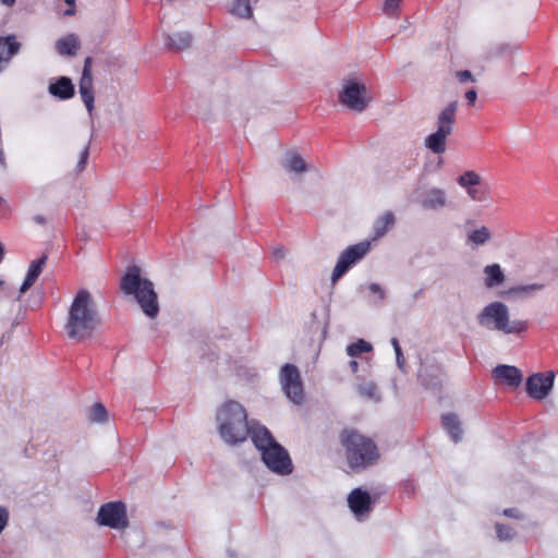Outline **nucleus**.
Masks as SVG:
<instances>
[{
  "instance_id": "f257e3e1",
  "label": "nucleus",
  "mask_w": 558,
  "mask_h": 558,
  "mask_svg": "<svg viewBox=\"0 0 558 558\" xmlns=\"http://www.w3.org/2000/svg\"><path fill=\"white\" fill-rule=\"evenodd\" d=\"M100 324L101 319L92 293L86 289L78 290L72 300L64 323L66 336L75 341L90 339Z\"/></svg>"
},
{
  "instance_id": "f03ea898",
  "label": "nucleus",
  "mask_w": 558,
  "mask_h": 558,
  "mask_svg": "<svg viewBox=\"0 0 558 558\" xmlns=\"http://www.w3.org/2000/svg\"><path fill=\"white\" fill-rule=\"evenodd\" d=\"M218 430L221 438L229 445L243 442L250 436L253 440V430L263 427L247 421L244 408L236 401L225 402L217 412Z\"/></svg>"
},
{
  "instance_id": "7ed1b4c3",
  "label": "nucleus",
  "mask_w": 558,
  "mask_h": 558,
  "mask_svg": "<svg viewBox=\"0 0 558 558\" xmlns=\"http://www.w3.org/2000/svg\"><path fill=\"white\" fill-rule=\"evenodd\" d=\"M349 468L360 472L375 464L379 450L375 441L353 428H344L339 435Z\"/></svg>"
},
{
  "instance_id": "20e7f679",
  "label": "nucleus",
  "mask_w": 558,
  "mask_h": 558,
  "mask_svg": "<svg viewBox=\"0 0 558 558\" xmlns=\"http://www.w3.org/2000/svg\"><path fill=\"white\" fill-rule=\"evenodd\" d=\"M121 291L126 295H133L142 311L149 317L157 316L159 305L153 282L142 278L137 266L128 267L120 282Z\"/></svg>"
},
{
  "instance_id": "39448f33",
  "label": "nucleus",
  "mask_w": 558,
  "mask_h": 558,
  "mask_svg": "<svg viewBox=\"0 0 558 558\" xmlns=\"http://www.w3.org/2000/svg\"><path fill=\"white\" fill-rule=\"evenodd\" d=\"M253 444L260 451L262 459L269 470L280 475L292 472L293 465L288 451L274 439L266 427L253 430Z\"/></svg>"
},
{
  "instance_id": "423d86ee",
  "label": "nucleus",
  "mask_w": 558,
  "mask_h": 558,
  "mask_svg": "<svg viewBox=\"0 0 558 558\" xmlns=\"http://www.w3.org/2000/svg\"><path fill=\"white\" fill-rule=\"evenodd\" d=\"M482 326L505 333H521L527 329L524 320H509L508 307L501 302H493L484 307L478 316Z\"/></svg>"
},
{
  "instance_id": "0eeeda50",
  "label": "nucleus",
  "mask_w": 558,
  "mask_h": 558,
  "mask_svg": "<svg viewBox=\"0 0 558 558\" xmlns=\"http://www.w3.org/2000/svg\"><path fill=\"white\" fill-rule=\"evenodd\" d=\"M458 102L451 101L437 116V130L426 136L424 144L432 153L441 155L447 149V138L452 134Z\"/></svg>"
},
{
  "instance_id": "6e6552de",
  "label": "nucleus",
  "mask_w": 558,
  "mask_h": 558,
  "mask_svg": "<svg viewBox=\"0 0 558 558\" xmlns=\"http://www.w3.org/2000/svg\"><path fill=\"white\" fill-rule=\"evenodd\" d=\"M369 100L366 86L353 80L345 81L339 94V101L347 108L357 112L363 111Z\"/></svg>"
},
{
  "instance_id": "1a4fd4ad",
  "label": "nucleus",
  "mask_w": 558,
  "mask_h": 558,
  "mask_svg": "<svg viewBox=\"0 0 558 558\" xmlns=\"http://www.w3.org/2000/svg\"><path fill=\"white\" fill-rule=\"evenodd\" d=\"M371 243L368 241L359 242L347 247L338 258L333 268L331 280L338 281L353 265L361 260L369 251Z\"/></svg>"
},
{
  "instance_id": "9d476101",
  "label": "nucleus",
  "mask_w": 558,
  "mask_h": 558,
  "mask_svg": "<svg viewBox=\"0 0 558 558\" xmlns=\"http://www.w3.org/2000/svg\"><path fill=\"white\" fill-rule=\"evenodd\" d=\"M280 383L287 397L294 403H301L304 397L300 372L293 364H284L280 371Z\"/></svg>"
},
{
  "instance_id": "9b49d317",
  "label": "nucleus",
  "mask_w": 558,
  "mask_h": 558,
  "mask_svg": "<svg viewBox=\"0 0 558 558\" xmlns=\"http://www.w3.org/2000/svg\"><path fill=\"white\" fill-rule=\"evenodd\" d=\"M100 525L111 529H123L128 525L125 505L121 501L102 505L97 513Z\"/></svg>"
},
{
  "instance_id": "f8f14e48",
  "label": "nucleus",
  "mask_w": 558,
  "mask_h": 558,
  "mask_svg": "<svg viewBox=\"0 0 558 558\" xmlns=\"http://www.w3.org/2000/svg\"><path fill=\"white\" fill-rule=\"evenodd\" d=\"M554 378L553 372L537 373L530 376L526 380L527 395L536 400L546 398L553 388Z\"/></svg>"
},
{
  "instance_id": "ddd939ff",
  "label": "nucleus",
  "mask_w": 558,
  "mask_h": 558,
  "mask_svg": "<svg viewBox=\"0 0 558 558\" xmlns=\"http://www.w3.org/2000/svg\"><path fill=\"white\" fill-rule=\"evenodd\" d=\"M92 57H87L84 61L83 72L78 84V90L83 102L89 113L94 110V83L92 75Z\"/></svg>"
},
{
  "instance_id": "4468645a",
  "label": "nucleus",
  "mask_w": 558,
  "mask_h": 558,
  "mask_svg": "<svg viewBox=\"0 0 558 558\" xmlns=\"http://www.w3.org/2000/svg\"><path fill=\"white\" fill-rule=\"evenodd\" d=\"M348 505L355 515L368 514L372 511L371 495L361 488H354L348 496Z\"/></svg>"
},
{
  "instance_id": "2eb2a0df",
  "label": "nucleus",
  "mask_w": 558,
  "mask_h": 558,
  "mask_svg": "<svg viewBox=\"0 0 558 558\" xmlns=\"http://www.w3.org/2000/svg\"><path fill=\"white\" fill-rule=\"evenodd\" d=\"M444 371L439 364L424 365L420 373L418 378L422 385L429 389H437L441 386Z\"/></svg>"
},
{
  "instance_id": "dca6fc26",
  "label": "nucleus",
  "mask_w": 558,
  "mask_h": 558,
  "mask_svg": "<svg viewBox=\"0 0 558 558\" xmlns=\"http://www.w3.org/2000/svg\"><path fill=\"white\" fill-rule=\"evenodd\" d=\"M420 204L424 209L438 210L447 206L446 191L433 187L421 195Z\"/></svg>"
},
{
  "instance_id": "f3484780",
  "label": "nucleus",
  "mask_w": 558,
  "mask_h": 558,
  "mask_svg": "<svg viewBox=\"0 0 558 558\" xmlns=\"http://www.w3.org/2000/svg\"><path fill=\"white\" fill-rule=\"evenodd\" d=\"M494 378L499 383H505L510 387H518L522 381L521 371L511 365H498L493 371Z\"/></svg>"
},
{
  "instance_id": "a211bd4d",
  "label": "nucleus",
  "mask_w": 558,
  "mask_h": 558,
  "mask_svg": "<svg viewBox=\"0 0 558 558\" xmlns=\"http://www.w3.org/2000/svg\"><path fill=\"white\" fill-rule=\"evenodd\" d=\"M47 255H43L29 264L26 277L20 288V294L17 299H20L23 293H25L33 287V284L36 282V280L43 272L47 264Z\"/></svg>"
},
{
  "instance_id": "6ab92c4d",
  "label": "nucleus",
  "mask_w": 558,
  "mask_h": 558,
  "mask_svg": "<svg viewBox=\"0 0 558 558\" xmlns=\"http://www.w3.org/2000/svg\"><path fill=\"white\" fill-rule=\"evenodd\" d=\"M20 48L21 45L14 35L0 37V72L2 71L3 63L9 62L19 52Z\"/></svg>"
},
{
  "instance_id": "aec40b11",
  "label": "nucleus",
  "mask_w": 558,
  "mask_h": 558,
  "mask_svg": "<svg viewBox=\"0 0 558 558\" xmlns=\"http://www.w3.org/2000/svg\"><path fill=\"white\" fill-rule=\"evenodd\" d=\"M48 90L59 99H70L74 95V85L69 77L61 76L49 85Z\"/></svg>"
},
{
  "instance_id": "412c9836",
  "label": "nucleus",
  "mask_w": 558,
  "mask_h": 558,
  "mask_svg": "<svg viewBox=\"0 0 558 558\" xmlns=\"http://www.w3.org/2000/svg\"><path fill=\"white\" fill-rule=\"evenodd\" d=\"M80 46L78 37L74 34L62 37L56 43V49L61 56H75Z\"/></svg>"
},
{
  "instance_id": "4be33fe9",
  "label": "nucleus",
  "mask_w": 558,
  "mask_h": 558,
  "mask_svg": "<svg viewBox=\"0 0 558 558\" xmlns=\"http://www.w3.org/2000/svg\"><path fill=\"white\" fill-rule=\"evenodd\" d=\"M396 222V218L392 211H386L384 215L378 217L373 226L374 230V240L380 239L384 236L389 229L392 228V226Z\"/></svg>"
},
{
  "instance_id": "5701e85b",
  "label": "nucleus",
  "mask_w": 558,
  "mask_h": 558,
  "mask_svg": "<svg viewBox=\"0 0 558 558\" xmlns=\"http://www.w3.org/2000/svg\"><path fill=\"white\" fill-rule=\"evenodd\" d=\"M442 425L454 442L461 439L462 428L459 417L454 413L442 415Z\"/></svg>"
},
{
  "instance_id": "b1692460",
  "label": "nucleus",
  "mask_w": 558,
  "mask_h": 558,
  "mask_svg": "<svg viewBox=\"0 0 558 558\" xmlns=\"http://www.w3.org/2000/svg\"><path fill=\"white\" fill-rule=\"evenodd\" d=\"M289 172L303 173L307 170L305 160L296 151H288L282 163Z\"/></svg>"
},
{
  "instance_id": "393cba45",
  "label": "nucleus",
  "mask_w": 558,
  "mask_h": 558,
  "mask_svg": "<svg viewBox=\"0 0 558 558\" xmlns=\"http://www.w3.org/2000/svg\"><path fill=\"white\" fill-rule=\"evenodd\" d=\"M485 284L487 288L500 286L505 281V275L498 264H492L484 268Z\"/></svg>"
},
{
  "instance_id": "a878e982",
  "label": "nucleus",
  "mask_w": 558,
  "mask_h": 558,
  "mask_svg": "<svg viewBox=\"0 0 558 558\" xmlns=\"http://www.w3.org/2000/svg\"><path fill=\"white\" fill-rule=\"evenodd\" d=\"M191 43L192 37L189 33H175L168 37V46L177 51L189 48Z\"/></svg>"
},
{
  "instance_id": "bb28decb",
  "label": "nucleus",
  "mask_w": 558,
  "mask_h": 558,
  "mask_svg": "<svg viewBox=\"0 0 558 558\" xmlns=\"http://www.w3.org/2000/svg\"><path fill=\"white\" fill-rule=\"evenodd\" d=\"M457 183L462 189H464L466 191L468 189H471L472 186L481 185L482 177L477 172H475L473 170H469V171H465L460 177H458Z\"/></svg>"
},
{
  "instance_id": "cd10ccee",
  "label": "nucleus",
  "mask_w": 558,
  "mask_h": 558,
  "mask_svg": "<svg viewBox=\"0 0 558 558\" xmlns=\"http://www.w3.org/2000/svg\"><path fill=\"white\" fill-rule=\"evenodd\" d=\"M490 231L485 226H482L481 228L475 229L468 234V241L475 245H484L490 240Z\"/></svg>"
},
{
  "instance_id": "c85d7f7f",
  "label": "nucleus",
  "mask_w": 558,
  "mask_h": 558,
  "mask_svg": "<svg viewBox=\"0 0 558 558\" xmlns=\"http://www.w3.org/2000/svg\"><path fill=\"white\" fill-rule=\"evenodd\" d=\"M231 13L243 19H250L253 15L250 0H234Z\"/></svg>"
},
{
  "instance_id": "c756f323",
  "label": "nucleus",
  "mask_w": 558,
  "mask_h": 558,
  "mask_svg": "<svg viewBox=\"0 0 558 558\" xmlns=\"http://www.w3.org/2000/svg\"><path fill=\"white\" fill-rule=\"evenodd\" d=\"M372 349L373 348L369 342H367L363 339H360V340L351 343L350 345H348L347 353H348V355H350L352 357H356L362 353L372 351Z\"/></svg>"
},
{
  "instance_id": "7c9ffc66",
  "label": "nucleus",
  "mask_w": 558,
  "mask_h": 558,
  "mask_svg": "<svg viewBox=\"0 0 558 558\" xmlns=\"http://www.w3.org/2000/svg\"><path fill=\"white\" fill-rule=\"evenodd\" d=\"M108 413L102 403H95L89 410L88 418L94 423H104L107 421Z\"/></svg>"
},
{
  "instance_id": "2f4dec72",
  "label": "nucleus",
  "mask_w": 558,
  "mask_h": 558,
  "mask_svg": "<svg viewBox=\"0 0 558 558\" xmlns=\"http://www.w3.org/2000/svg\"><path fill=\"white\" fill-rule=\"evenodd\" d=\"M468 196L474 202H485L488 198L487 190L481 184L466 191Z\"/></svg>"
},
{
  "instance_id": "473e14b6",
  "label": "nucleus",
  "mask_w": 558,
  "mask_h": 558,
  "mask_svg": "<svg viewBox=\"0 0 558 558\" xmlns=\"http://www.w3.org/2000/svg\"><path fill=\"white\" fill-rule=\"evenodd\" d=\"M359 393L369 399L378 400V389L374 383H364L359 385Z\"/></svg>"
},
{
  "instance_id": "72a5a7b5",
  "label": "nucleus",
  "mask_w": 558,
  "mask_h": 558,
  "mask_svg": "<svg viewBox=\"0 0 558 558\" xmlns=\"http://www.w3.org/2000/svg\"><path fill=\"white\" fill-rule=\"evenodd\" d=\"M401 0H386L384 3V12L390 16H397L400 9Z\"/></svg>"
},
{
  "instance_id": "f704fd0d",
  "label": "nucleus",
  "mask_w": 558,
  "mask_h": 558,
  "mask_svg": "<svg viewBox=\"0 0 558 558\" xmlns=\"http://www.w3.org/2000/svg\"><path fill=\"white\" fill-rule=\"evenodd\" d=\"M496 532L498 537L502 541L510 539L513 536V530L508 525L497 524Z\"/></svg>"
},
{
  "instance_id": "c9c22d12",
  "label": "nucleus",
  "mask_w": 558,
  "mask_h": 558,
  "mask_svg": "<svg viewBox=\"0 0 558 558\" xmlns=\"http://www.w3.org/2000/svg\"><path fill=\"white\" fill-rule=\"evenodd\" d=\"M456 77L461 83L474 82L475 81L473 75H472V73L469 70L458 71L456 73Z\"/></svg>"
},
{
  "instance_id": "e433bc0d",
  "label": "nucleus",
  "mask_w": 558,
  "mask_h": 558,
  "mask_svg": "<svg viewBox=\"0 0 558 558\" xmlns=\"http://www.w3.org/2000/svg\"><path fill=\"white\" fill-rule=\"evenodd\" d=\"M468 105L474 106L477 99V92L474 88L469 89L464 95Z\"/></svg>"
},
{
  "instance_id": "4c0bfd02",
  "label": "nucleus",
  "mask_w": 558,
  "mask_h": 558,
  "mask_svg": "<svg viewBox=\"0 0 558 558\" xmlns=\"http://www.w3.org/2000/svg\"><path fill=\"white\" fill-rule=\"evenodd\" d=\"M10 213V206L8 202L0 196V218L5 217Z\"/></svg>"
},
{
  "instance_id": "58836bf2",
  "label": "nucleus",
  "mask_w": 558,
  "mask_h": 558,
  "mask_svg": "<svg viewBox=\"0 0 558 558\" xmlns=\"http://www.w3.org/2000/svg\"><path fill=\"white\" fill-rule=\"evenodd\" d=\"M87 158H88V150L87 148H85L83 151H82V155H81V159L78 161V168L82 170L85 168V165L87 162Z\"/></svg>"
},
{
  "instance_id": "ea45409f",
  "label": "nucleus",
  "mask_w": 558,
  "mask_h": 558,
  "mask_svg": "<svg viewBox=\"0 0 558 558\" xmlns=\"http://www.w3.org/2000/svg\"><path fill=\"white\" fill-rule=\"evenodd\" d=\"M395 353H396L397 363L401 367L404 364V362H405L404 357H403V354H402L401 348H397L395 350Z\"/></svg>"
},
{
  "instance_id": "a19ab883",
  "label": "nucleus",
  "mask_w": 558,
  "mask_h": 558,
  "mask_svg": "<svg viewBox=\"0 0 558 558\" xmlns=\"http://www.w3.org/2000/svg\"><path fill=\"white\" fill-rule=\"evenodd\" d=\"M504 514L506 517H510V518H518V510L514 509V508H509V509H505L504 510Z\"/></svg>"
},
{
  "instance_id": "79ce46f5",
  "label": "nucleus",
  "mask_w": 558,
  "mask_h": 558,
  "mask_svg": "<svg viewBox=\"0 0 558 558\" xmlns=\"http://www.w3.org/2000/svg\"><path fill=\"white\" fill-rule=\"evenodd\" d=\"M64 1H65V3H66V4L71 5V7H74V4H75V0H64ZM65 14H66V15H72V14H74V9H73V8H71V9L66 10V11H65Z\"/></svg>"
},
{
  "instance_id": "37998d69",
  "label": "nucleus",
  "mask_w": 558,
  "mask_h": 558,
  "mask_svg": "<svg viewBox=\"0 0 558 558\" xmlns=\"http://www.w3.org/2000/svg\"><path fill=\"white\" fill-rule=\"evenodd\" d=\"M349 366L353 373H356L359 369V363L355 360L350 361Z\"/></svg>"
},
{
  "instance_id": "c03bdc74",
  "label": "nucleus",
  "mask_w": 558,
  "mask_h": 558,
  "mask_svg": "<svg viewBox=\"0 0 558 558\" xmlns=\"http://www.w3.org/2000/svg\"><path fill=\"white\" fill-rule=\"evenodd\" d=\"M33 219L36 223H39V225H44L46 222V218L40 215L34 216Z\"/></svg>"
},
{
  "instance_id": "a18cd8bd",
  "label": "nucleus",
  "mask_w": 558,
  "mask_h": 558,
  "mask_svg": "<svg viewBox=\"0 0 558 558\" xmlns=\"http://www.w3.org/2000/svg\"><path fill=\"white\" fill-rule=\"evenodd\" d=\"M0 165L5 166V159H4V153L2 149H0Z\"/></svg>"
},
{
  "instance_id": "49530a36",
  "label": "nucleus",
  "mask_w": 558,
  "mask_h": 558,
  "mask_svg": "<svg viewBox=\"0 0 558 558\" xmlns=\"http://www.w3.org/2000/svg\"><path fill=\"white\" fill-rule=\"evenodd\" d=\"M391 344H392V347H393V349H395V350H396L397 348H401L397 338H392V339H391Z\"/></svg>"
},
{
  "instance_id": "de8ad7c7",
  "label": "nucleus",
  "mask_w": 558,
  "mask_h": 558,
  "mask_svg": "<svg viewBox=\"0 0 558 558\" xmlns=\"http://www.w3.org/2000/svg\"><path fill=\"white\" fill-rule=\"evenodd\" d=\"M0 1H1V3L11 7L15 3L16 0H0Z\"/></svg>"
},
{
  "instance_id": "09e8293b",
  "label": "nucleus",
  "mask_w": 558,
  "mask_h": 558,
  "mask_svg": "<svg viewBox=\"0 0 558 558\" xmlns=\"http://www.w3.org/2000/svg\"><path fill=\"white\" fill-rule=\"evenodd\" d=\"M541 288H542V286H539V284H533L530 287H524V288H522V290H527V289L538 290Z\"/></svg>"
},
{
  "instance_id": "8fccbe9b",
  "label": "nucleus",
  "mask_w": 558,
  "mask_h": 558,
  "mask_svg": "<svg viewBox=\"0 0 558 558\" xmlns=\"http://www.w3.org/2000/svg\"><path fill=\"white\" fill-rule=\"evenodd\" d=\"M3 256H4V248L3 246L0 244V263L2 262L3 259Z\"/></svg>"
},
{
  "instance_id": "3c124183",
  "label": "nucleus",
  "mask_w": 558,
  "mask_h": 558,
  "mask_svg": "<svg viewBox=\"0 0 558 558\" xmlns=\"http://www.w3.org/2000/svg\"><path fill=\"white\" fill-rule=\"evenodd\" d=\"M275 254L279 257H282L283 256V252L281 250H276L275 251Z\"/></svg>"
},
{
  "instance_id": "603ef678",
  "label": "nucleus",
  "mask_w": 558,
  "mask_h": 558,
  "mask_svg": "<svg viewBox=\"0 0 558 558\" xmlns=\"http://www.w3.org/2000/svg\"><path fill=\"white\" fill-rule=\"evenodd\" d=\"M371 290L372 291H378L379 290V287L377 284H372L371 286Z\"/></svg>"
},
{
  "instance_id": "864d4df0",
  "label": "nucleus",
  "mask_w": 558,
  "mask_h": 558,
  "mask_svg": "<svg viewBox=\"0 0 558 558\" xmlns=\"http://www.w3.org/2000/svg\"><path fill=\"white\" fill-rule=\"evenodd\" d=\"M4 284V281L0 278V287Z\"/></svg>"
}]
</instances>
